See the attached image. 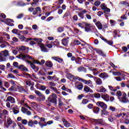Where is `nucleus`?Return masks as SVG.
I'll return each mask as SVG.
<instances>
[{
	"label": "nucleus",
	"instance_id": "f257e3e1",
	"mask_svg": "<svg viewBox=\"0 0 129 129\" xmlns=\"http://www.w3.org/2000/svg\"><path fill=\"white\" fill-rule=\"evenodd\" d=\"M18 59H21L22 60H24L30 65L31 68L35 70V71H38L39 70V68L38 67H36V66L34 64L32 61H29V60H34V57L30 56L29 54H26L24 53H20L19 55L16 56Z\"/></svg>",
	"mask_w": 129,
	"mask_h": 129
},
{
	"label": "nucleus",
	"instance_id": "f03ea898",
	"mask_svg": "<svg viewBox=\"0 0 129 129\" xmlns=\"http://www.w3.org/2000/svg\"><path fill=\"white\" fill-rule=\"evenodd\" d=\"M116 95L118 98V99L121 102L126 103L128 102V100L126 98V93H124L122 95V93L120 91H117L116 93ZM122 96V97H120Z\"/></svg>",
	"mask_w": 129,
	"mask_h": 129
},
{
	"label": "nucleus",
	"instance_id": "7ed1b4c3",
	"mask_svg": "<svg viewBox=\"0 0 129 129\" xmlns=\"http://www.w3.org/2000/svg\"><path fill=\"white\" fill-rule=\"evenodd\" d=\"M21 123L22 124H24L25 125H26L27 124V123H28V126H29L30 127H33V126H34V124L37 125L38 124V121L35 120H29V121L28 122V120L26 119H24L21 120Z\"/></svg>",
	"mask_w": 129,
	"mask_h": 129
},
{
	"label": "nucleus",
	"instance_id": "20e7f679",
	"mask_svg": "<svg viewBox=\"0 0 129 129\" xmlns=\"http://www.w3.org/2000/svg\"><path fill=\"white\" fill-rule=\"evenodd\" d=\"M9 55L10 53L7 50H4L0 52V62L7 61V57Z\"/></svg>",
	"mask_w": 129,
	"mask_h": 129
},
{
	"label": "nucleus",
	"instance_id": "39448f33",
	"mask_svg": "<svg viewBox=\"0 0 129 129\" xmlns=\"http://www.w3.org/2000/svg\"><path fill=\"white\" fill-rule=\"evenodd\" d=\"M48 99H50V102H51V103L56 104V103H57V95H56V94L52 93L49 95Z\"/></svg>",
	"mask_w": 129,
	"mask_h": 129
},
{
	"label": "nucleus",
	"instance_id": "423d86ee",
	"mask_svg": "<svg viewBox=\"0 0 129 129\" xmlns=\"http://www.w3.org/2000/svg\"><path fill=\"white\" fill-rule=\"evenodd\" d=\"M92 121H93V122H95V123H98V124H100L101 125H107V124L105 122H104L102 119H93Z\"/></svg>",
	"mask_w": 129,
	"mask_h": 129
},
{
	"label": "nucleus",
	"instance_id": "0eeeda50",
	"mask_svg": "<svg viewBox=\"0 0 129 129\" xmlns=\"http://www.w3.org/2000/svg\"><path fill=\"white\" fill-rule=\"evenodd\" d=\"M75 87L78 89V90H82L83 89V84L79 82H76L75 83Z\"/></svg>",
	"mask_w": 129,
	"mask_h": 129
},
{
	"label": "nucleus",
	"instance_id": "6e6552de",
	"mask_svg": "<svg viewBox=\"0 0 129 129\" xmlns=\"http://www.w3.org/2000/svg\"><path fill=\"white\" fill-rule=\"evenodd\" d=\"M96 105H97V106H100V107H101V108H103V109H106L107 108V105L103 102H97L96 103Z\"/></svg>",
	"mask_w": 129,
	"mask_h": 129
},
{
	"label": "nucleus",
	"instance_id": "1a4fd4ad",
	"mask_svg": "<svg viewBox=\"0 0 129 129\" xmlns=\"http://www.w3.org/2000/svg\"><path fill=\"white\" fill-rule=\"evenodd\" d=\"M82 82H83V83H84V84H86V85H89V86H90V87L91 88L93 87V83L90 80H86L83 79Z\"/></svg>",
	"mask_w": 129,
	"mask_h": 129
},
{
	"label": "nucleus",
	"instance_id": "9d476101",
	"mask_svg": "<svg viewBox=\"0 0 129 129\" xmlns=\"http://www.w3.org/2000/svg\"><path fill=\"white\" fill-rule=\"evenodd\" d=\"M101 9L104 11V13H110V9L107 8L104 4L101 5Z\"/></svg>",
	"mask_w": 129,
	"mask_h": 129
},
{
	"label": "nucleus",
	"instance_id": "9b49d317",
	"mask_svg": "<svg viewBox=\"0 0 129 129\" xmlns=\"http://www.w3.org/2000/svg\"><path fill=\"white\" fill-rule=\"evenodd\" d=\"M12 123H13V120H12V119L11 118V117H8L7 122L4 123V125L5 126H6V127H7V128H8L10 126V125H11V124H12Z\"/></svg>",
	"mask_w": 129,
	"mask_h": 129
},
{
	"label": "nucleus",
	"instance_id": "f8f14e48",
	"mask_svg": "<svg viewBox=\"0 0 129 129\" xmlns=\"http://www.w3.org/2000/svg\"><path fill=\"white\" fill-rule=\"evenodd\" d=\"M94 80L97 85H101V84H102V80H101V79L99 78L94 77Z\"/></svg>",
	"mask_w": 129,
	"mask_h": 129
},
{
	"label": "nucleus",
	"instance_id": "ddd939ff",
	"mask_svg": "<svg viewBox=\"0 0 129 129\" xmlns=\"http://www.w3.org/2000/svg\"><path fill=\"white\" fill-rule=\"evenodd\" d=\"M42 12V10H41V8L40 7H37L36 8L34 9L32 11L33 15H37L38 13H41Z\"/></svg>",
	"mask_w": 129,
	"mask_h": 129
},
{
	"label": "nucleus",
	"instance_id": "4468645a",
	"mask_svg": "<svg viewBox=\"0 0 129 129\" xmlns=\"http://www.w3.org/2000/svg\"><path fill=\"white\" fill-rule=\"evenodd\" d=\"M19 51H21V52H25V53H28V51H29V47L25 46H22L19 48Z\"/></svg>",
	"mask_w": 129,
	"mask_h": 129
},
{
	"label": "nucleus",
	"instance_id": "2eb2a0df",
	"mask_svg": "<svg viewBox=\"0 0 129 129\" xmlns=\"http://www.w3.org/2000/svg\"><path fill=\"white\" fill-rule=\"evenodd\" d=\"M9 101L11 103H16V99L12 96H9L6 99V102Z\"/></svg>",
	"mask_w": 129,
	"mask_h": 129
},
{
	"label": "nucleus",
	"instance_id": "dca6fc26",
	"mask_svg": "<svg viewBox=\"0 0 129 129\" xmlns=\"http://www.w3.org/2000/svg\"><path fill=\"white\" fill-rule=\"evenodd\" d=\"M84 91H85V93H88V92H91V93H93V90L91 89L88 86H85L84 88Z\"/></svg>",
	"mask_w": 129,
	"mask_h": 129
},
{
	"label": "nucleus",
	"instance_id": "f3484780",
	"mask_svg": "<svg viewBox=\"0 0 129 129\" xmlns=\"http://www.w3.org/2000/svg\"><path fill=\"white\" fill-rule=\"evenodd\" d=\"M69 43V37L63 38L61 40V44L63 45V46H67Z\"/></svg>",
	"mask_w": 129,
	"mask_h": 129
},
{
	"label": "nucleus",
	"instance_id": "a211bd4d",
	"mask_svg": "<svg viewBox=\"0 0 129 129\" xmlns=\"http://www.w3.org/2000/svg\"><path fill=\"white\" fill-rule=\"evenodd\" d=\"M86 13H87V11H86V10H84L81 12L78 13V16L81 19H84V14H86Z\"/></svg>",
	"mask_w": 129,
	"mask_h": 129
},
{
	"label": "nucleus",
	"instance_id": "6ab92c4d",
	"mask_svg": "<svg viewBox=\"0 0 129 129\" xmlns=\"http://www.w3.org/2000/svg\"><path fill=\"white\" fill-rule=\"evenodd\" d=\"M40 48L41 49V50L42 51V52H48L49 50H48V48H47L46 47V46H45V44H41L40 45Z\"/></svg>",
	"mask_w": 129,
	"mask_h": 129
},
{
	"label": "nucleus",
	"instance_id": "aec40b11",
	"mask_svg": "<svg viewBox=\"0 0 129 129\" xmlns=\"http://www.w3.org/2000/svg\"><path fill=\"white\" fill-rule=\"evenodd\" d=\"M21 110L23 113H26V114H27V115H31V114H32L31 112L28 110V109H26L25 108L22 107Z\"/></svg>",
	"mask_w": 129,
	"mask_h": 129
},
{
	"label": "nucleus",
	"instance_id": "412c9836",
	"mask_svg": "<svg viewBox=\"0 0 129 129\" xmlns=\"http://www.w3.org/2000/svg\"><path fill=\"white\" fill-rule=\"evenodd\" d=\"M96 27H97L99 30H102L103 26H102V24L100 21H98L95 23Z\"/></svg>",
	"mask_w": 129,
	"mask_h": 129
},
{
	"label": "nucleus",
	"instance_id": "4be33fe9",
	"mask_svg": "<svg viewBox=\"0 0 129 129\" xmlns=\"http://www.w3.org/2000/svg\"><path fill=\"white\" fill-rule=\"evenodd\" d=\"M99 77H100V78H107L108 77V74H107L106 73H101L99 75Z\"/></svg>",
	"mask_w": 129,
	"mask_h": 129
},
{
	"label": "nucleus",
	"instance_id": "5701e85b",
	"mask_svg": "<svg viewBox=\"0 0 129 129\" xmlns=\"http://www.w3.org/2000/svg\"><path fill=\"white\" fill-rule=\"evenodd\" d=\"M33 40L37 42V44L38 45H39V47H40V46H41V44H44V43H42V41H43V40L41 38L38 39L37 38H33Z\"/></svg>",
	"mask_w": 129,
	"mask_h": 129
},
{
	"label": "nucleus",
	"instance_id": "b1692460",
	"mask_svg": "<svg viewBox=\"0 0 129 129\" xmlns=\"http://www.w3.org/2000/svg\"><path fill=\"white\" fill-rule=\"evenodd\" d=\"M62 121L64 124V125L66 126V127H70V123L68 122L66 119L62 118Z\"/></svg>",
	"mask_w": 129,
	"mask_h": 129
},
{
	"label": "nucleus",
	"instance_id": "393cba45",
	"mask_svg": "<svg viewBox=\"0 0 129 129\" xmlns=\"http://www.w3.org/2000/svg\"><path fill=\"white\" fill-rule=\"evenodd\" d=\"M110 114V113L106 110H101V115H106V116L109 115Z\"/></svg>",
	"mask_w": 129,
	"mask_h": 129
},
{
	"label": "nucleus",
	"instance_id": "a878e982",
	"mask_svg": "<svg viewBox=\"0 0 129 129\" xmlns=\"http://www.w3.org/2000/svg\"><path fill=\"white\" fill-rule=\"evenodd\" d=\"M52 59H53V60H55V61H57V62H59V63H62V62H63V59L60 57L54 56L52 57Z\"/></svg>",
	"mask_w": 129,
	"mask_h": 129
},
{
	"label": "nucleus",
	"instance_id": "bb28decb",
	"mask_svg": "<svg viewBox=\"0 0 129 129\" xmlns=\"http://www.w3.org/2000/svg\"><path fill=\"white\" fill-rule=\"evenodd\" d=\"M85 29L86 32H89L90 31V24L85 23Z\"/></svg>",
	"mask_w": 129,
	"mask_h": 129
},
{
	"label": "nucleus",
	"instance_id": "cd10ccee",
	"mask_svg": "<svg viewBox=\"0 0 129 129\" xmlns=\"http://www.w3.org/2000/svg\"><path fill=\"white\" fill-rule=\"evenodd\" d=\"M45 65L47 67H49V68H52L53 67V63L50 61H46Z\"/></svg>",
	"mask_w": 129,
	"mask_h": 129
},
{
	"label": "nucleus",
	"instance_id": "c85d7f7f",
	"mask_svg": "<svg viewBox=\"0 0 129 129\" xmlns=\"http://www.w3.org/2000/svg\"><path fill=\"white\" fill-rule=\"evenodd\" d=\"M101 97L103 99H104V100L107 101L109 98V96H108L107 94H103L102 95Z\"/></svg>",
	"mask_w": 129,
	"mask_h": 129
},
{
	"label": "nucleus",
	"instance_id": "c756f323",
	"mask_svg": "<svg viewBox=\"0 0 129 129\" xmlns=\"http://www.w3.org/2000/svg\"><path fill=\"white\" fill-rule=\"evenodd\" d=\"M102 39V40H103V41H104V42H105L106 43H107V44H108V45H113V42L111 40H107V39H106L104 38H103Z\"/></svg>",
	"mask_w": 129,
	"mask_h": 129
},
{
	"label": "nucleus",
	"instance_id": "7c9ffc66",
	"mask_svg": "<svg viewBox=\"0 0 129 129\" xmlns=\"http://www.w3.org/2000/svg\"><path fill=\"white\" fill-rule=\"evenodd\" d=\"M67 78H68V79H70V80H72V79H74V78H75V76L71 74H67Z\"/></svg>",
	"mask_w": 129,
	"mask_h": 129
},
{
	"label": "nucleus",
	"instance_id": "2f4dec72",
	"mask_svg": "<svg viewBox=\"0 0 129 129\" xmlns=\"http://www.w3.org/2000/svg\"><path fill=\"white\" fill-rule=\"evenodd\" d=\"M17 88H18L19 92H23V91L24 92H26V90H25V89H24L22 86H17Z\"/></svg>",
	"mask_w": 129,
	"mask_h": 129
},
{
	"label": "nucleus",
	"instance_id": "473e14b6",
	"mask_svg": "<svg viewBox=\"0 0 129 129\" xmlns=\"http://www.w3.org/2000/svg\"><path fill=\"white\" fill-rule=\"evenodd\" d=\"M97 53L98 54H99V55H101V56H103V57H104L105 56H106V55H105V54H104L103 53V52H102L101 50H100V49H98L97 50Z\"/></svg>",
	"mask_w": 129,
	"mask_h": 129
},
{
	"label": "nucleus",
	"instance_id": "72a5a7b5",
	"mask_svg": "<svg viewBox=\"0 0 129 129\" xmlns=\"http://www.w3.org/2000/svg\"><path fill=\"white\" fill-rule=\"evenodd\" d=\"M93 111L94 113H98V112L100 111V109L99 107H94Z\"/></svg>",
	"mask_w": 129,
	"mask_h": 129
},
{
	"label": "nucleus",
	"instance_id": "f704fd0d",
	"mask_svg": "<svg viewBox=\"0 0 129 129\" xmlns=\"http://www.w3.org/2000/svg\"><path fill=\"white\" fill-rule=\"evenodd\" d=\"M99 92H102L103 93L106 92V89L104 88L103 86H101L100 88Z\"/></svg>",
	"mask_w": 129,
	"mask_h": 129
},
{
	"label": "nucleus",
	"instance_id": "c9c22d12",
	"mask_svg": "<svg viewBox=\"0 0 129 129\" xmlns=\"http://www.w3.org/2000/svg\"><path fill=\"white\" fill-rule=\"evenodd\" d=\"M19 32H20V30L17 29H14L12 30V33L13 34H16V35H19L20 33H19Z\"/></svg>",
	"mask_w": 129,
	"mask_h": 129
},
{
	"label": "nucleus",
	"instance_id": "e433bc0d",
	"mask_svg": "<svg viewBox=\"0 0 129 129\" xmlns=\"http://www.w3.org/2000/svg\"><path fill=\"white\" fill-rule=\"evenodd\" d=\"M109 89L111 91H116L117 90V89L115 88V87H113L111 86H108Z\"/></svg>",
	"mask_w": 129,
	"mask_h": 129
},
{
	"label": "nucleus",
	"instance_id": "4c0bfd02",
	"mask_svg": "<svg viewBox=\"0 0 129 129\" xmlns=\"http://www.w3.org/2000/svg\"><path fill=\"white\" fill-rule=\"evenodd\" d=\"M0 88L2 90H4V91H7V89L5 88V87L3 86V82L1 80H0Z\"/></svg>",
	"mask_w": 129,
	"mask_h": 129
},
{
	"label": "nucleus",
	"instance_id": "58836bf2",
	"mask_svg": "<svg viewBox=\"0 0 129 129\" xmlns=\"http://www.w3.org/2000/svg\"><path fill=\"white\" fill-rule=\"evenodd\" d=\"M93 96L95 97V98H100L101 95L99 93H95L93 94Z\"/></svg>",
	"mask_w": 129,
	"mask_h": 129
},
{
	"label": "nucleus",
	"instance_id": "ea45409f",
	"mask_svg": "<svg viewBox=\"0 0 129 129\" xmlns=\"http://www.w3.org/2000/svg\"><path fill=\"white\" fill-rule=\"evenodd\" d=\"M35 93L37 96H39V97L43 95V94H42L40 91L38 90H35Z\"/></svg>",
	"mask_w": 129,
	"mask_h": 129
},
{
	"label": "nucleus",
	"instance_id": "a19ab883",
	"mask_svg": "<svg viewBox=\"0 0 129 129\" xmlns=\"http://www.w3.org/2000/svg\"><path fill=\"white\" fill-rule=\"evenodd\" d=\"M112 74L114 76H120L121 74L120 72H112Z\"/></svg>",
	"mask_w": 129,
	"mask_h": 129
},
{
	"label": "nucleus",
	"instance_id": "79ce46f5",
	"mask_svg": "<svg viewBox=\"0 0 129 129\" xmlns=\"http://www.w3.org/2000/svg\"><path fill=\"white\" fill-rule=\"evenodd\" d=\"M12 110L13 111V112L15 113V114L19 113V110H18V108L14 107L13 108Z\"/></svg>",
	"mask_w": 129,
	"mask_h": 129
},
{
	"label": "nucleus",
	"instance_id": "37998d69",
	"mask_svg": "<svg viewBox=\"0 0 129 129\" xmlns=\"http://www.w3.org/2000/svg\"><path fill=\"white\" fill-rule=\"evenodd\" d=\"M86 18L87 19V20H91V15H90V13H88L86 14Z\"/></svg>",
	"mask_w": 129,
	"mask_h": 129
},
{
	"label": "nucleus",
	"instance_id": "c03bdc74",
	"mask_svg": "<svg viewBox=\"0 0 129 129\" xmlns=\"http://www.w3.org/2000/svg\"><path fill=\"white\" fill-rule=\"evenodd\" d=\"M40 101H44V100H45V99H46V97H45V95H44L43 94H42V95H41L40 96Z\"/></svg>",
	"mask_w": 129,
	"mask_h": 129
},
{
	"label": "nucleus",
	"instance_id": "a18cd8bd",
	"mask_svg": "<svg viewBox=\"0 0 129 129\" xmlns=\"http://www.w3.org/2000/svg\"><path fill=\"white\" fill-rule=\"evenodd\" d=\"M64 31V27H58L57 28V32L58 33H62Z\"/></svg>",
	"mask_w": 129,
	"mask_h": 129
},
{
	"label": "nucleus",
	"instance_id": "49530a36",
	"mask_svg": "<svg viewBox=\"0 0 129 129\" xmlns=\"http://www.w3.org/2000/svg\"><path fill=\"white\" fill-rule=\"evenodd\" d=\"M85 70V68L83 67H81L78 69V71L79 72H81V71H84Z\"/></svg>",
	"mask_w": 129,
	"mask_h": 129
},
{
	"label": "nucleus",
	"instance_id": "de8ad7c7",
	"mask_svg": "<svg viewBox=\"0 0 129 129\" xmlns=\"http://www.w3.org/2000/svg\"><path fill=\"white\" fill-rule=\"evenodd\" d=\"M25 4L23 3L22 1L18 2L17 3V6H19L20 7H23V6H24Z\"/></svg>",
	"mask_w": 129,
	"mask_h": 129
},
{
	"label": "nucleus",
	"instance_id": "09e8293b",
	"mask_svg": "<svg viewBox=\"0 0 129 129\" xmlns=\"http://www.w3.org/2000/svg\"><path fill=\"white\" fill-rule=\"evenodd\" d=\"M74 80H79V81H81V82H82V80H83V79L80 78L78 76H76V77L75 76V78H74Z\"/></svg>",
	"mask_w": 129,
	"mask_h": 129
},
{
	"label": "nucleus",
	"instance_id": "8fccbe9b",
	"mask_svg": "<svg viewBox=\"0 0 129 129\" xmlns=\"http://www.w3.org/2000/svg\"><path fill=\"white\" fill-rule=\"evenodd\" d=\"M120 5H123L124 6H127L128 5V3L125 2V1H121L119 3Z\"/></svg>",
	"mask_w": 129,
	"mask_h": 129
},
{
	"label": "nucleus",
	"instance_id": "3c124183",
	"mask_svg": "<svg viewBox=\"0 0 129 129\" xmlns=\"http://www.w3.org/2000/svg\"><path fill=\"white\" fill-rule=\"evenodd\" d=\"M82 103H83V104H87V103H88V100L86 99H83L82 100Z\"/></svg>",
	"mask_w": 129,
	"mask_h": 129
},
{
	"label": "nucleus",
	"instance_id": "603ef678",
	"mask_svg": "<svg viewBox=\"0 0 129 129\" xmlns=\"http://www.w3.org/2000/svg\"><path fill=\"white\" fill-rule=\"evenodd\" d=\"M7 78H15V76H14V75H13V74H8Z\"/></svg>",
	"mask_w": 129,
	"mask_h": 129
},
{
	"label": "nucleus",
	"instance_id": "864d4df0",
	"mask_svg": "<svg viewBox=\"0 0 129 129\" xmlns=\"http://www.w3.org/2000/svg\"><path fill=\"white\" fill-rule=\"evenodd\" d=\"M4 86H5V87H6V88H9L10 87V83L6 82L4 83Z\"/></svg>",
	"mask_w": 129,
	"mask_h": 129
},
{
	"label": "nucleus",
	"instance_id": "5fc2aeb1",
	"mask_svg": "<svg viewBox=\"0 0 129 129\" xmlns=\"http://www.w3.org/2000/svg\"><path fill=\"white\" fill-rule=\"evenodd\" d=\"M13 66H14V67H16V68H19V63H18V62H16V61L14 62Z\"/></svg>",
	"mask_w": 129,
	"mask_h": 129
},
{
	"label": "nucleus",
	"instance_id": "6e6d98bb",
	"mask_svg": "<svg viewBox=\"0 0 129 129\" xmlns=\"http://www.w3.org/2000/svg\"><path fill=\"white\" fill-rule=\"evenodd\" d=\"M64 103H63V102H62V100L61 99V98L58 99V105L61 106Z\"/></svg>",
	"mask_w": 129,
	"mask_h": 129
},
{
	"label": "nucleus",
	"instance_id": "4d7b16f0",
	"mask_svg": "<svg viewBox=\"0 0 129 129\" xmlns=\"http://www.w3.org/2000/svg\"><path fill=\"white\" fill-rule=\"evenodd\" d=\"M2 113L4 114V115H8L9 112L8 111V110L4 109L3 110Z\"/></svg>",
	"mask_w": 129,
	"mask_h": 129
},
{
	"label": "nucleus",
	"instance_id": "13d9d810",
	"mask_svg": "<svg viewBox=\"0 0 129 129\" xmlns=\"http://www.w3.org/2000/svg\"><path fill=\"white\" fill-rule=\"evenodd\" d=\"M109 109L110 110H111V111H113H113H115V110H116L115 107H112V106H110L109 107Z\"/></svg>",
	"mask_w": 129,
	"mask_h": 129
},
{
	"label": "nucleus",
	"instance_id": "bf43d9fd",
	"mask_svg": "<svg viewBox=\"0 0 129 129\" xmlns=\"http://www.w3.org/2000/svg\"><path fill=\"white\" fill-rule=\"evenodd\" d=\"M16 88V86H12L9 89V91H14Z\"/></svg>",
	"mask_w": 129,
	"mask_h": 129
},
{
	"label": "nucleus",
	"instance_id": "052dcab7",
	"mask_svg": "<svg viewBox=\"0 0 129 129\" xmlns=\"http://www.w3.org/2000/svg\"><path fill=\"white\" fill-rule=\"evenodd\" d=\"M110 23L111 24V26H114V25L115 24V21H114L113 20H110Z\"/></svg>",
	"mask_w": 129,
	"mask_h": 129
},
{
	"label": "nucleus",
	"instance_id": "680f3d73",
	"mask_svg": "<svg viewBox=\"0 0 129 129\" xmlns=\"http://www.w3.org/2000/svg\"><path fill=\"white\" fill-rule=\"evenodd\" d=\"M9 82L10 83H11L12 86H16V83L15 82V81L11 80V81H9Z\"/></svg>",
	"mask_w": 129,
	"mask_h": 129
},
{
	"label": "nucleus",
	"instance_id": "e2e57ef3",
	"mask_svg": "<svg viewBox=\"0 0 129 129\" xmlns=\"http://www.w3.org/2000/svg\"><path fill=\"white\" fill-rule=\"evenodd\" d=\"M100 4H101V3L99 1H96V2H95V6H96V7H98V6L100 5Z\"/></svg>",
	"mask_w": 129,
	"mask_h": 129
},
{
	"label": "nucleus",
	"instance_id": "0e129e2a",
	"mask_svg": "<svg viewBox=\"0 0 129 129\" xmlns=\"http://www.w3.org/2000/svg\"><path fill=\"white\" fill-rule=\"evenodd\" d=\"M21 33L23 34V35H28V34H29V32H28L27 30L22 31H21Z\"/></svg>",
	"mask_w": 129,
	"mask_h": 129
},
{
	"label": "nucleus",
	"instance_id": "69168bd1",
	"mask_svg": "<svg viewBox=\"0 0 129 129\" xmlns=\"http://www.w3.org/2000/svg\"><path fill=\"white\" fill-rule=\"evenodd\" d=\"M121 115H122V113H120L119 114H116V115H115V117L118 118V117H120V116H121Z\"/></svg>",
	"mask_w": 129,
	"mask_h": 129
},
{
	"label": "nucleus",
	"instance_id": "338daca9",
	"mask_svg": "<svg viewBox=\"0 0 129 129\" xmlns=\"http://www.w3.org/2000/svg\"><path fill=\"white\" fill-rule=\"evenodd\" d=\"M108 119L110 122H112L113 121V118L111 116L108 117Z\"/></svg>",
	"mask_w": 129,
	"mask_h": 129
},
{
	"label": "nucleus",
	"instance_id": "774afa93",
	"mask_svg": "<svg viewBox=\"0 0 129 129\" xmlns=\"http://www.w3.org/2000/svg\"><path fill=\"white\" fill-rule=\"evenodd\" d=\"M29 98H30V99H35L36 98V97H35V96L34 95H30L28 96Z\"/></svg>",
	"mask_w": 129,
	"mask_h": 129
}]
</instances>
